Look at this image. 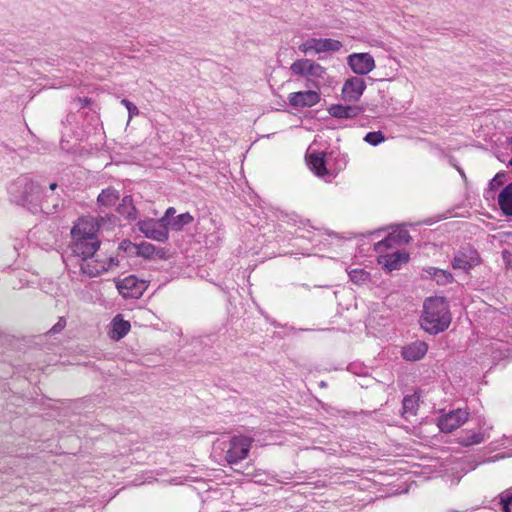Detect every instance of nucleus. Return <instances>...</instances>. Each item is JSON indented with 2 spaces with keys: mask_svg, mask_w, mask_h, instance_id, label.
Instances as JSON below:
<instances>
[{
  "mask_svg": "<svg viewBox=\"0 0 512 512\" xmlns=\"http://www.w3.org/2000/svg\"><path fill=\"white\" fill-rule=\"evenodd\" d=\"M349 277L355 284H363L369 280V273L364 269H353L349 272Z\"/></svg>",
  "mask_w": 512,
  "mask_h": 512,
  "instance_id": "nucleus-29",
  "label": "nucleus"
},
{
  "mask_svg": "<svg viewBox=\"0 0 512 512\" xmlns=\"http://www.w3.org/2000/svg\"><path fill=\"white\" fill-rule=\"evenodd\" d=\"M135 253L138 256L144 257V258H152L155 255L158 254V251L156 247L148 242H142L138 245H134Z\"/></svg>",
  "mask_w": 512,
  "mask_h": 512,
  "instance_id": "nucleus-27",
  "label": "nucleus"
},
{
  "mask_svg": "<svg viewBox=\"0 0 512 512\" xmlns=\"http://www.w3.org/2000/svg\"><path fill=\"white\" fill-rule=\"evenodd\" d=\"M504 178V174L498 173L490 180L488 189L485 192L487 198L490 197L491 193L498 189L504 183Z\"/></svg>",
  "mask_w": 512,
  "mask_h": 512,
  "instance_id": "nucleus-30",
  "label": "nucleus"
},
{
  "mask_svg": "<svg viewBox=\"0 0 512 512\" xmlns=\"http://www.w3.org/2000/svg\"><path fill=\"white\" fill-rule=\"evenodd\" d=\"M364 140L370 145L376 146L385 140L384 135L380 131L369 132L364 137Z\"/></svg>",
  "mask_w": 512,
  "mask_h": 512,
  "instance_id": "nucleus-31",
  "label": "nucleus"
},
{
  "mask_svg": "<svg viewBox=\"0 0 512 512\" xmlns=\"http://www.w3.org/2000/svg\"><path fill=\"white\" fill-rule=\"evenodd\" d=\"M342 47V43L335 39L330 38H311L303 42L299 46V50L305 54L310 52L323 53V52H336Z\"/></svg>",
  "mask_w": 512,
  "mask_h": 512,
  "instance_id": "nucleus-7",
  "label": "nucleus"
},
{
  "mask_svg": "<svg viewBox=\"0 0 512 512\" xmlns=\"http://www.w3.org/2000/svg\"><path fill=\"white\" fill-rule=\"evenodd\" d=\"M408 259L409 255L405 251H395L390 254L381 255L379 263L383 264L389 271H392L399 269Z\"/></svg>",
  "mask_w": 512,
  "mask_h": 512,
  "instance_id": "nucleus-17",
  "label": "nucleus"
},
{
  "mask_svg": "<svg viewBox=\"0 0 512 512\" xmlns=\"http://www.w3.org/2000/svg\"><path fill=\"white\" fill-rule=\"evenodd\" d=\"M428 351V345L424 341L417 340L402 348L401 354L408 361H418L422 359Z\"/></svg>",
  "mask_w": 512,
  "mask_h": 512,
  "instance_id": "nucleus-16",
  "label": "nucleus"
},
{
  "mask_svg": "<svg viewBox=\"0 0 512 512\" xmlns=\"http://www.w3.org/2000/svg\"><path fill=\"white\" fill-rule=\"evenodd\" d=\"M503 511H504V512H511V510H510V508H509V507H505V508H503Z\"/></svg>",
  "mask_w": 512,
  "mask_h": 512,
  "instance_id": "nucleus-38",
  "label": "nucleus"
},
{
  "mask_svg": "<svg viewBox=\"0 0 512 512\" xmlns=\"http://www.w3.org/2000/svg\"><path fill=\"white\" fill-rule=\"evenodd\" d=\"M502 255H503V258L506 260L507 258L511 257V253H509L508 251H503L502 252Z\"/></svg>",
  "mask_w": 512,
  "mask_h": 512,
  "instance_id": "nucleus-36",
  "label": "nucleus"
},
{
  "mask_svg": "<svg viewBox=\"0 0 512 512\" xmlns=\"http://www.w3.org/2000/svg\"><path fill=\"white\" fill-rule=\"evenodd\" d=\"M510 144L512 145V137L510 138Z\"/></svg>",
  "mask_w": 512,
  "mask_h": 512,
  "instance_id": "nucleus-41",
  "label": "nucleus"
},
{
  "mask_svg": "<svg viewBox=\"0 0 512 512\" xmlns=\"http://www.w3.org/2000/svg\"><path fill=\"white\" fill-rule=\"evenodd\" d=\"M418 399L414 395L405 396L403 399L402 416L409 419L417 411Z\"/></svg>",
  "mask_w": 512,
  "mask_h": 512,
  "instance_id": "nucleus-24",
  "label": "nucleus"
},
{
  "mask_svg": "<svg viewBox=\"0 0 512 512\" xmlns=\"http://www.w3.org/2000/svg\"><path fill=\"white\" fill-rule=\"evenodd\" d=\"M289 104L296 108L312 107L320 101V95L314 90L290 93Z\"/></svg>",
  "mask_w": 512,
  "mask_h": 512,
  "instance_id": "nucleus-15",
  "label": "nucleus"
},
{
  "mask_svg": "<svg viewBox=\"0 0 512 512\" xmlns=\"http://www.w3.org/2000/svg\"><path fill=\"white\" fill-rule=\"evenodd\" d=\"M328 112L335 118L350 119L357 116L360 109L356 106L332 105L329 107Z\"/></svg>",
  "mask_w": 512,
  "mask_h": 512,
  "instance_id": "nucleus-20",
  "label": "nucleus"
},
{
  "mask_svg": "<svg viewBox=\"0 0 512 512\" xmlns=\"http://www.w3.org/2000/svg\"><path fill=\"white\" fill-rule=\"evenodd\" d=\"M193 221L192 215H190L188 212L180 214L178 216H175L172 218V220L169 222L168 227H170L173 230H181L185 225L190 224Z\"/></svg>",
  "mask_w": 512,
  "mask_h": 512,
  "instance_id": "nucleus-28",
  "label": "nucleus"
},
{
  "mask_svg": "<svg viewBox=\"0 0 512 512\" xmlns=\"http://www.w3.org/2000/svg\"><path fill=\"white\" fill-rule=\"evenodd\" d=\"M120 198L119 192L112 188L108 187L103 189L101 193L97 197V204L101 212H105V209H110L118 202Z\"/></svg>",
  "mask_w": 512,
  "mask_h": 512,
  "instance_id": "nucleus-18",
  "label": "nucleus"
},
{
  "mask_svg": "<svg viewBox=\"0 0 512 512\" xmlns=\"http://www.w3.org/2000/svg\"><path fill=\"white\" fill-rule=\"evenodd\" d=\"M65 320L61 318L49 331V333H58L65 327Z\"/></svg>",
  "mask_w": 512,
  "mask_h": 512,
  "instance_id": "nucleus-35",
  "label": "nucleus"
},
{
  "mask_svg": "<svg viewBox=\"0 0 512 512\" xmlns=\"http://www.w3.org/2000/svg\"><path fill=\"white\" fill-rule=\"evenodd\" d=\"M427 273L431 275L438 284L445 285L451 283L453 280V276L449 271L442 270L435 267H429L427 269Z\"/></svg>",
  "mask_w": 512,
  "mask_h": 512,
  "instance_id": "nucleus-25",
  "label": "nucleus"
},
{
  "mask_svg": "<svg viewBox=\"0 0 512 512\" xmlns=\"http://www.w3.org/2000/svg\"><path fill=\"white\" fill-rule=\"evenodd\" d=\"M78 262L81 273L88 277L99 276L100 274L110 270L113 266L118 265V262L115 261L114 258H110L108 261H99L90 257Z\"/></svg>",
  "mask_w": 512,
  "mask_h": 512,
  "instance_id": "nucleus-10",
  "label": "nucleus"
},
{
  "mask_svg": "<svg viewBox=\"0 0 512 512\" xmlns=\"http://www.w3.org/2000/svg\"><path fill=\"white\" fill-rule=\"evenodd\" d=\"M8 194L11 202L27 208L32 213L41 211L50 214L58 209V204L50 207L43 201L42 185L27 175H21L12 181L8 187Z\"/></svg>",
  "mask_w": 512,
  "mask_h": 512,
  "instance_id": "nucleus-1",
  "label": "nucleus"
},
{
  "mask_svg": "<svg viewBox=\"0 0 512 512\" xmlns=\"http://www.w3.org/2000/svg\"><path fill=\"white\" fill-rule=\"evenodd\" d=\"M121 104L124 105L126 107V109L128 110V114H129V118L130 119L135 117V116H137V115H139V109L137 108V106L135 104H133L129 100L122 99L121 100Z\"/></svg>",
  "mask_w": 512,
  "mask_h": 512,
  "instance_id": "nucleus-32",
  "label": "nucleus"
},
{
  "mask_svg": "<svg viewBox=\"0 0 512 512\" xmlns=\"http://www.w3.org/2000/svg\"><path fill=\"white\" fill-rule=\"evenodd\" d=\"M324 153H311L308 156V165L318 177H330L331 174L325 165Z\"/></svg>",
  "mask_w": 512,
  "mask_h": 512,
  "instance_id": "nucleus-19",
  "label": "nucleus"
},
{
  "mask_svg": "<svg viewBox=\"0 0 512 512\" xmlns=\"http://www.w3.org/2000/svg\"><path fill=\"white\" fill-rule=\"evenodd\" d=\"M50 190L54 191L57 188V183L53 182L49 185Z\"/></svg>",
  "mask_w": 512,
  "mask_h": 512,
  "instance_id": "nucleus-37",
  "label": "nucleus"
},
{
  "mask_svg": "<svg viewBox=\"0 0 512 512\" xmlns=\"http://www.w3.org/2000/svg\"><path fill=\"white\" fill-rule=\"evenodd\" d=\"M147 286L145 280L138 279L134 275H129L116 281L117 290L124 298H140L147 289Z\"/></svg>",
  "mask_w": 512,
  "mask_h": 512,
  "instance_id": "nucleus-5",
  "label": "nucleus"
},
{
  "mask_svg": "<svg viewBox=\"0 0 512 512\" xmlns=\"http://www.w3.org/2000/svg\"><path fill=\"white\" fill-rule=\"evenodd\" d=\"M117 211L128 220H135L137 218V210L133 205L131 196L123 197L121 203L117 206Z\"/></svg>",
  "mask_w": 512,
  "mask_h": 512,
  "instance_id": "nucleus-23",
  "label": "nucleus"
},
{
  "mask_svg": "<svg viewBox=\"0 0 512 512\" xmlns=\"http://www.w3.org/2000/svg\"><path fill=\"white\" fill-rule=\"evenodd\" d=\"M498 204L505 215L512 216V182L500 192Z\"/></svg>",
  "mask_w": 512,
  "mask_h": 512,
  "instance_id": "nucleus-22",
  "label": "nucleus"
},
{
  "mask_svg": "<svg viewBox=\"0 0 512 512\" xmlns=\"http://www.w3.org/2000/svg\"><path fill=\"white\" fill-rule=\"evenodd\" d=\"M100 225L93 218L87 217L79 218L74 224L71 230L70 248L78 261L93 257L99 249L100 241L97 238V231Z\"/></svg>",
  "mask_w": 512,
  "mask_h": 512,
  "instance_id": "nucleus-2",
  "label": "nucleus"
},
{
  "mask_svg": "<svg viewBox=\"0 0 512 512\" xmlns=\"http://www.w3.org/2000/svg\"><path fill=\"white\" fill-rule=\"evenodd\" d=\"M509 165L512 167V158L509 161Z\"/></svg>",
  "mask_w": 512,
  "mask_h": 512,
  "instance_id": "nucleus-40",
  "label": "nucleus"
},
{
  "mask_svg": "<svg viewBox=\"0 0 512 512\" xmlns=\"http://www.w3.org/2000/svg\"><path fill=\"white\" fill-rule=\"evenodd\" d=\"M137 226L144 236L149 239L159 242H165L168 239V227L160 219L142 220L137 223Z\"/></svg>",
  "mask_w": 512,
  "mask_h": 512,
  "instance_id": "nucleus-8",
  "label": "nucleus"
},
{
  "mask_svg": "<svg viewBox=\"0 0 512 512\" xmlns=\"http://www.w3.org/2000/svg\"><path fill=\"white\" fill-rule=\"evenodd\" d=\"M366 88L364 79L360 77H351L347 79L342 87V97L349 102H356L362 96Z\"/></svg>",
  "mask_w": 512,
  "mask_h": 512,
  "instance_id": "nucleus-14",
  "label": "nucleus"
},
{
  "mask_svg": "<svg viewBox=\"0 0 512 512\" xmlns=\"http://www.w3.org/2000/svg\"><path fill=\"white\" fill-rule=\"evenodd\" d=\"M484 434L481 432L469 431L459 438V444L462 446H472L484 441Z\"/></svg>",
  "mask_w": 512,
  "mask_h": 512,
  "instance_id": "nucleus-26",
  "label": "nucleus"
},
{
  "mask_svg": "<svg viewBox=\"0 0 512 512\" xmlns=\"http://www.w3.org/2000/svg\"><path fill=\"white\" fill-rule=\"evenodd\" d=\"M500 503L503 508L509 507L512 504V492L506 491L500 497Z\"/></svg>",
  "mask_w": 512,
  "mask_h": 512,
  "instance_id": "nucleus-33",
  "label": "nucleus"
},
{
  "mask_svg": "<svg viewBox=\"0 0 512 512\" xmlns=\"http://www.w3.org/2000/svg\"><path fill=\"white\" fill-rule=\"evenodd\" d=\"M458 170H459V172H460L461 176H462L463 178H465V173H464L462 170H460V169H458Z\"/></svg>",
  "mask_w": 512,
  "mask_h": 512,
  "instance_id": "nucleus-39",
  "label": "nucleus"
},
{
  "mask_svg": "<svg viewBox=\"0 0 512 512\" xmlns=\"http://www.w3.org/2000/svg\"><path fill=\"white\" fill-rule=\"evenodd\" d=\"M111 338L114 340H120L130 331L131 325L128 321L123 320L120 315H117L112 320Z\"/></svg>",
  "mask_w": 512,
  "mask_h": 512,
  "instance_id": "nucleus-21",
  "label": "nucleus"
},
{
  "mask_svg": "<svg viewBox=\"0 0 512 512\" xmlns=\"http://www.w3.org/2000/svg\"><path fill=\"white\" fill-rule=\"evenodd\" d=\"M451 323L448 303L442 297H431L425 300L421 327L430 334H438L446 330Z\"/></svg>",
  "mask_w": 512,
  "mask_h": 512,
  "instance_id": "nucleus-3",
  "label": "nucleus"
},
{
  "mask_svg": "<svg viewBox=\"0 0 512 512\" xmlns=\"http://www.w3.org/2000/svg\"><path fill=\"white\" fill-rule=\"evenodd\" d=\"M411 240V236L408 231L402 228L393 230L385 239L379 241L375 245L377 252H383L386 249L395 247L397 245L407 244Z\"/></svg>",
  "mask_w": 512,
  "mask_h": 512,
  "instance_id": "nucleus-13",
  "label": "nucleus"
},
{
  "mask_svg": "<svg viewBox=\"0 0 512 512\" xmlns=\"http://www.w3.org/2000/svg\"><path fill=\"white\" fill-rule=\"evenodd\" d=\"M176 213V210L174 207H170L166 210L164 216L160 218L161 221H163L164 224L168 227L169 222L174 217V214Z\"/></svg>",
  "mask_w": 512,
  "mask_h": 512,
  "instance_id": "nucleus-34",
  "label": "nucleus"
},
{
  "mask_svg": "<svg viewBox=\"0 0 512 512\" xmlns=\"http://www.w3.org/2000/svg\"><path fill=\"white\" fill-rule=\"evenodd\" d=\"M468 412L462 409L453 410L438 420V427L442 432L449 433L459 428L468 420Z\"/></svg>",
  "mask_w": 512,
  "mask_h": 512,
  "instance_id": "nucleus-11",
  "label": "nucleus"
},
{
  "mask_svg": "<svg viewBox=\"0 0 512 512\" xmlns=\"http://www.w3.org/2000/svg\"><path fill=\"white\" fill-rule=\"evenodd\" d=\"M252 439L245 436H234L229 442L226 451V460L229 464H236L248 456Z\"/></svg>",
  "mask_w": 512,
  "mask_h": 512,
  "instance_id": "nucleus-6",
  "label": "nucleus"
},
{
  "mask_svg": "<svg viewBox=\"0 0 512 512\" xmlns=\"http://www.w3.org/2000/svg\"><path fill=\"white\" fill-rule=\"evenodd\" d=\"M290 70L293 75L300 76L316 89H320L331 83V77L327 69L314 60L303 58L294 61Z\"/></svg>",
  "mask_w": 512,
  "mask_h": 512,
  "instance_id": "nucleus-4",
  "label": "nucleus"
},
{
  "mask_svg": "<svg viewBox=\"0 0 512 512\" xmlns=\"http://www.w3.org/2000/svg\"><path fill=\"white\" fill-rule=\"evenodd\" d=\"M481 262L478 252L471 248L465 247L460 249L454 256L452 267L455 270L468 271L479 265Z\"/></svg>",
  "mask_w": 512,
  "mask_h": 512,
  "instance_id": "nucleus-9",
  "label": "nucleus"
},
{
  "mask_svg": "<svg viewBox=\"0 0 512 512\" xmlns=\"http://www.w3.org/2000/svg\"><path fill=\"white\" fill-rule=\"evenodd\" d=\"M348 64L358 75H366L375 68L374 58L369 53H355L348 57Z\"/></svg>",
  "mask_w": 512,
  "mask_h": 512,
  "instance_id": "nucleus-12",
  "label": "nucleus"
}]
</instances>
